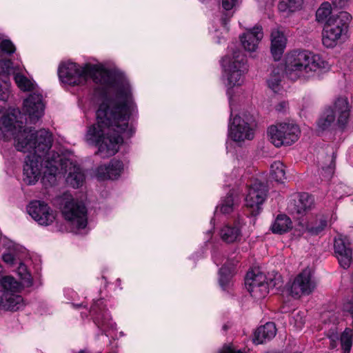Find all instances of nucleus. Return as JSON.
I'll list each match as a JSON object with an SVG mask.
<instances>
[{"mask_svg": "<svg viewBox=\"0 0 353 353\" xmlns=\"http://www.w3.org/2000/svg\"><path fill=\"white\" fill-rule=\"evenodd\" d=\"M351 163L353 165V160L352 161Z\"/></svg>", "mask_w": 353, "mask_h": 353, "instance_id": "052dcab7", "label": "nucleus"}, {"mask_svg": "<svg viewBox=\"0 0 353 353\" xmlns=\"http://www.w3.org/2000/svg\"><path fill=\"white\" fill-rule=\"evenodd\" d=\"M77 306H78V307H81V306H82V304L77 305Z\"/></svg>", "mask_w": 353, "mask_h": 353, "instance_id": "13d9d810", "label": "nucleus"}, {"mask_svg": "<svg viewBox=\"0 0 353 353\" xmlns=\"http://www.w3.org/2000/svg\"><path fill=\"white\" fill-rule=\"evenodd\" d=\"M347 0H332V3L335 6L343 8L345 6Z\"/></svg>", "mask_w": 353, "mask_h": 353, "instance_id": "8fccbe9b", "label": "nucleus"}, {"mask_svg": "<svg viewBox=\"0 0 353 353\" xmlns=\"http://www.w3.org/2000/svg\"><path fill=\"white\" fill-rule=\"evenodd\" d=\"M221 23L222 24L225 26L227 25V21H226V19H221Z\"/></svg>", "mask_w": 353, "mask_h": 353, "instance_id": "603ef678", "label": "nucleus"}, {"mask_svg": "<svg viewBox=\"0 0 353 353\" xmlns=\"http://www.w3.org/2000/svg\"><path fill=\"white\" fill-rule=\"evenodd\" d=\"M268 353H281V352H268Z\"/></svg>", "mask_w": 353, "mask_h": 353, "instance_id": "4d7b16f0", "label": "nucleus"}, {"mask_svg": "<svg viewBox=\"0 0 353 353\" xmlns=\"http://www.w3.org/2000/svg\"><path fill=\"white\" fill-rule=\"evenodd\" d=\"M316 286L311 270L306 268L295 277L291 285L290 293L295 298L307 296L314 290Z\"/></svg>", "mask_w": 353, "mask_h": 353, "instance_id": "2eb2a0df", "label": "nucleus"}, {"mask_svg": "<svg viewBox=\"0 0 353 353\" xmlns=\"http://www.w3.org/2000/svg\"><path fill=\"white\" fill-rule=\"evenodd\" d=\"M263 33L262 28L256 26L240 37L241 44L248 52H254L259 41L262 39Z\"/></svg>", "mask_w": 353, "mask_h": 353, "instance_id": "5701e85b", "label": "nucleus"}, {"mask_svg": "<svg viewBox=\"0 0 353 353\" xmlns=\"http://www.w3.org/2000/svg\"><path fill=\"white\" fill-rule=\"evenodd\" d=\"M287 107L288 103L285 101H281L276 106V110L278 112H285Z\"/></svg>", "mask_w": 353, "mask_h": 353, "instance_id": "09e8293b", "label": "nucleus"}, {"mask_svg": "<svg viewBox=\"0 0 353 353\" xmlns=\"http://www.w3.org/2000/svg\"><path fill=\"white\" fill-rule=\"evenodd\" d=\"M287 39L283 32L273 30L271 33V52L275 61L281 59L286 47Z\"/></svg>", "mask_w": 353, "mask_h": 353, "instance_id": "b1692460", "label": "nucleus"}, {"mask_svg": "<svg viewBox=\"0 0 353 353\" xmlns=\"http://www.w3.org/2000/svg\"><path fill=\"white\" fill-rule=\"evenodd\" d=\"M123 170V162L112 159L108 165H100L97 168V177L99 179H117L121 174Z\"/></svg>", "mask_w": 353, "mask_h": 353, "instance_id": "4be33fe9", "label": "nucleus"}, {"mask_svg": "<svg viewBox=\"0 0 353 353\" xmlns=\"http://www.w3.org/2000/svg\"><path fill=\"white\" fill-rule=\"evenodd\" d=\"M13 138L18 151L29 152L23 165V181L29 185L35 184L40 179L44 166L52 183L56 181L60 156L54 151L49 152L52 144V133L41 129L26 128L17 119L14 113L3 115L0 120V140L8 141Z\"/></svg>", "mask_w": 353, "mask_h": 353, "instance_id": "f03ea898", "label": "nucleus"}, {"mask_svg": "<svg viewBox=\"0 0 353 353\" xmlns=\"http://www.w3.org/2000/svg\"><path fill=\"white\" fill-rule=\"evenodd\" d=\"M239 0H221L222 8L225 10H230L238 3Z\"/></svg>", "mask_w": 353, "mask_h": 353, "instance_id": "a18cd8bd", "label": "nucleus"}, {"mask_svg": "<svg viewBox=\"0 0 353 353\" xmlns=\"http://www.w3.org/2000/svg\"><path fill=\"white\" fill-rule=\"evenodd\" d=\"M238 202L237 197L234 196L233 191L230 190L227 196L221 200L216 210L219 209L220 212L224 214H230L234 210Z\"/></svg>", "mask_w": 353, "mask_h": 353, "instance_id": "cd10ccee", "label": "nucleus"}, {"mask_svg": "<svg viewBox=\"0 0 353 353\" xmlns=\"http://www.w3.org/2000/svg\"><path fill=\"white\" fill-rule=\"evenodd\" d=\"M291 228L292 221L285 214L278 215L271 228L273 233L279 234L288 232Z\"/></svg>", "mask_w": 353, "mask_h": 353, "instance_id": "c85d7f7f", "label": "nucleus"}, {"mask_svg": "<svg viewBox=\"0 0 353 353\" xmlns=\"http://www.w3.org/2000/svg\"><path fill=\"white\" fill-rule=\"evenodd\" d=\"M343 310L345 312H348L351 316H353V301L345 302L343 305Z\"/></svg>", "mask_w": 353, "mask_h": 353, "instance_id": "de8ad7c7", "label": "nucleus"}, {"mask_svg": "<svg viewBox=\"0 0 353 353\" xmlns=\"http://www.w3.org/2000/svg\"><path fill=\"white\" fill-rule=\"evenodd\" d=\"M300 323H301V324H303V321H300Z\"/></svg>", "mask_w": 353, "mask_h": 353, "instance_id": "bf43d9fd", "label": "nucleus"}, {"mask_svg": "<svg viewBox=\"0 0 353 353\" xmlns=\"http://www.w3.org/2000/svg\"><path fill=\"white\" fill-rule=\"evenodd\" d=\"M327 227V220L321 217L316 220L313 225H310L307 228V232L312 235L319 234Z\"/></svg>", "mask_w": 353, "mask_h": 353, "instance_id": "ea45409f", "label": "nucleus"}, {"mask_svg": "<svg viewBox=\"0 0 353 353\" xmlns=\"http://www.w3.org/2000/svg\"><path fill=\"white\" fill-rule=\"evenodd\" d=\"M281 78L282 69L279 68H274L270 78L268 79V85L274 92H277L279 90Z\"/></svg>", "mask_w": 353, "mask_h": 353, "instance_id": "72a5a7b5", "label": "nucleus"}, {"mask_svg": "<svg viewBox=\"0 0 353 353\" xmlns=\"http://www.w3.org/2000/svg\"><path fill=\"white\" fill-rule=\"evenodd\" d=\"M14 79L18 88L23 92H33L39 90L36 82L21 74L20 71L14 74Z\"/></svg>", "mask_w": 353, "mask_h": 353, "instance_id": "bb28decb", "label": "nucleus"}, {"mask_svg": "<svg viewBox=\"0 0 353 353\" xmlns=\"http://www.w3.org/2000/svg\"><path fill=\"white\" fill-rule=\"evenodd\" d=\"M223 328L224 330H226V329H227V326H226V325H223Z\"/></svg>", "mask_w": 353, "mask_h": 353, "instance_id": "6e6d98bb", "label": "nucleus"}, {"mask_svg": "<svg viewBox=\"0 0 353 353\" xmlns=\"http://www.w3.org/2000/svg\"><path fill=\"white\" fill-rule=\"evenodd\" d=\"M23 110L30 123H36L44 114L43 97L39 90L30 93L23 101Z\"/></svg>", "mask_w": 353, "mask_h": 353, "instance_id": "f3484780", "label": "nucleus"}, {"mask_svg": "<svg viewBox=\"0 0 353 353\" xmlns=\"http://www.w3.org/2000/svg\"><path fill=\"white\" fill-rule=\"evenodd\" d=\"M239 222L234 225H226L220 231V235L223 241L226 243H233L240 239L241 232Z\"/></svg>", "mask_w": 353, "mask_h": 353, "instance_id": "a878e982", "label": "nucleus"}, {"mask_svg": "<svg viewBox=\"0 0 353 353\" xmlns=\"http://www.w3.org/2000/svg\"><path fill=\"white\" fill-rule=\"evenodd\" d=\"M3 76L4 75L0 72V100L6 101L9 96V90L7 85H2L3 82L6 84V81L1 79Z\"/></svg>", "mask_w": 353, "mask_h": 353, "instance_id": "c03bdc74", "label": "nucleus"}, {"mask_svg": "<svg viewBox=\"0 0 353 353\" xmlns=\"http://www.w3.org/2000/svg\"><path fill=\"white\" fill-rule=\"evenodd\" d=\"M327 159L328 164L325 163L321 165V174L325 179L329 180L333 175L335 169V153L332 152V155L327 157Z\"/></svg>", "mask_w": 353, "mask_h": 353, "instance_id": "c9c22d12", "label": "nucleus"}, {"mask_svg": "<svg viewBox=\"0 0 353 353\" xmlns=\"http://www.w3.org/2000/svg\"><path fill=\"white\" fill-rule=\"evenodd\" d=\"M314 205V198L307 193H301L288 203V209L292 214L303 216Z\"/></svg>", "mask_w": 353, "mask_h": 353, "instance_id": "aec40b11", "label": "nucleus"}, {"mask_svg": "<svg viewBox=\"0 0 353 353\" xmlns=\"http://www.w3.org/2000/svg\"><path fill=\"white\" fill-rule=\"evenodd\" d=\"M343 353H350L352 346V333L350 329H345L341 336Z\"/></svg>", "mask_w": 353, "mask_h": 353, "instance_id": "4c0bfd02", "label": "nucleus"}, {"mask_svg": "<svg viewBox=\"0 0 353 353\" xmlns=\"http://www.w3.org/2000/svg\"><path fill=\"white\" fill-rule=\"evenodd\" d=\"M1 67L7 74L12 73L14 74L19 72L21 70L19 66H14L12 61L10 59H4L1 61Z\"/></svg>", "mask_w": 353, "mask_h": 353, "instance_id": "a19ab883", "label": "nucleus"}, {"mask_svg": "<svg viewBox=\"0 0 353 353\" xmlns=\"http://www.w3.org/2000/svg\"><path fill=\"white\" fill-rule=\"evenodd\" d=\"M350 111L347 99L339 97L335 101L333 108L330 107L325 109L318 119L316 122L318 130L322 132L328 130L335 124L340 128H343L347 123Z\"/></svg>", "mask_w": 353, "mask_h": 353, "instance_id": "6e6552de", "label": "nucleus"}, {"mask_svg": "<svg viewBox=\"0 0 353 353\" xmlns=\"http://www.w3.org/2000/svg\"><path fill=\"white\" fill-rule=\"evenodd\" d=\"M334 196H335L336 198H341V197L342 196V195H339V196H338V195H335Z\"/></svg>", "mask_w": 353, "mask_h": 353, "instance_id": "864d4df0", "label": "nucleus"}, {"mask_svg": "<svg viewBox=\"0 0 353 353\" xmlns=\"http://www.w3.org/2000/svg\"><path fill=\"white\" fill-rule=\"evenodd\" d=\"M13 138L18 151L29 152L23 165V181L29 185L35 184L40 179L44 166L52 183L56 181L60 156L54 151L49 152L52 144V133L41 129L26 128L17 119L14 113L3 115L0 120V140L8 141Z\"/></svg>", "mask_w": 353, "mask_h": 353, "instance_id": "7ed1b4c3", "label": "nucleus"}, {"mask_svg": "<svg viewBox=\"0 0 353 353\" xmlns=\"http://www.w3.org/2000/svg\"><path fill=\"white\" fill-rule=\"evenodd\" d=\"M16 50L14 45L9 39H3L0 42V52L6 54H12Z\"/></svg>", "mask_w": 353, "mask_h": 353, "instance_id": "79ce46f5", "label": "nucleus"}, {"mask_svg": "<svg viewBox=\"0 0 353 353\" xmlns=\"http://www.w3.org/2000/svg\"><path fill=\"white\" fill-rule=\"evenodd\" d=\"M13 138L18 151L29 152L23 165V181L29 185L35 184L40 179L44 166L52 183L56 181L60 156L54 151L49 152L52 144V133L41 129L26 128L17 119L14 113L3 115L0 120V140L8 141Z\"/></svg>", "mask_w": 353, "mask_h": 353, "instance_id": "f257e3e1", "label": "nucleus"}, {"mask_svg": "<svg viewBox=\"0 0 353 353\" xmlns=\"http://www.w3.org/2000/svg\"><path fill=\"white\" fill-rule=\"evenodd\" d=\"M222 65L227 74L229 88L241 85L243 82V76L248 70L245 56L239 50L234 51L232 58L225 56L222 59ZM228 94H230V89L228 90Z\"/></svg>", "mask_w": 353, "mask_h": 353, "instance_id": "1a4fd4ad", "label": "nucleus"}, {"mask_svg": "<svg viewBox=\"0 0 353 353\" xmlns=\"http://www.w3.org/2000/svg\"><path fill=\"white\" fill-rule=\"evenodd\" d=\"M268 189L267 185L257 180L248 187L245 205L250 210V215L257 216L261 211V205L266 199Z\"/></svg>", "mask_w": 353, "mask_h": 353, "instance_id": "ddd939ff", "label": "nucleus"}, {"mask_svg": "<svg viewBox=\"0 0 353 353\" xmlns=\"http://www.w3.org/2000/svg\"><path fill=\"white\" fill-rule=\"evenodd\" d=\"M219 353H246L245 351L236 350L233 345H224Z\"/></svg>", "mask_w": 353, "mask_h": 353, "instance_id": "49530a36", "label": "nucleus"}, {"mask_svg": "<svg viewBox=\"0 0 353 353\" xmlns=\"http://www.w3.org/2000/svg\"><path fill=\"white\" fill-rule=\"evenodd\" d=\"M21 283H19V287L17 290L4 289L1 296L0 307L8 310H19L23 305V299L17 293L21 290Z\"/></svg>", "mask_w": 353, "mask_h": 353, "instance_id": "412c9836", "label": "nucleus"}, {"mask_svg": "<svg viewBox=\"0 0 353 353\" xmlns=\"http://www.w3.org/2000/svg\"><path fill=\"white\" fill-rule=\"evenodd\" d=\"M266 283L265 274L259 272H248L245 279V285L247 290L252 288L254 285H259Z\"/></svg>", "mask_w": 353, "mask_h": 353, "instance_id": "7c9ffc66", "label": "nucleus"}, {"mask_svg": "<svg viewBox=\"0 0 353 353\" xmlns=\"http://www.w3.org/2000/svg\"><path fill=\"white\" fill-rule=\"evenodd\" d=\"M27 212L41 225L52 224L56 218L54 210L45 202L32 201L27 207Z\"/></svg>", "mask_w": 353, "mask_h": 353, "instance_id": "dca6fc26", "label": "nucleus"}, {"mask_svg": "<svg viewBox=\"0 0 353 353\" xmlns=\"http://www.w3.org/2000/svg\"><path fill=\"white\" fill-rule=\"evenodd\" d=\"M248 291L250 292L251 296L256 299H261L268 294L269 288L268 283H262L259 285H254L252 288L248 289Z\"/></svg>", "mask_w": 353, "mask_h": 353, "instance_id": "e433bc0d", "label": "nucleus"}, {"mask_svg": "<svg viewBox=\"0 0 353 353\" xmlns=\"http://www.w3.org/2000/svg\"><path fill=\"white\" fill-rule=\"evenodd\" d=\"M2 259L5 263L11 266L18 263L20 261L17 255L11 251L4 253L2 256Z\"/></svg>", "mask_w": 353, "mask_h": 353, "instance_id": "37998d69", "label": "nucleus"}, {"mask_svg": "<svg viewBox=\"0 0 353 353\" xmlns=\"http://www.w3.org/2000/svg\"><path fill=\"white\" fill-rule=\"evenodd\" d=\"M58 75L63 83L72 85L84 84L91 78L95 83L113 93L130 87L123 72L90 63L80 66L72 62L63 63L59 67Z\"/></svg>", "mask_w": 353, "mask_h": 353, "instance_id": "39448f33", "label": "nucleus"}, {"mask_svg": "<svg viewBox=\"0 0 353 353\" xmlns=\"http://www.w3.org/2000/svg\"><path fill=\"white\" fill-rule=\"evenodd\" d=\"M276 333V328L273 322H268L259 327L254 332V341L258 344L263 343L273 339Z\"/></svg>", "mask_w": 353, "mask_h": 353, "instance_id": "393cba45", "label": "nucleus"}, {"mask_svg": "<svg viewBox=\"0 0 353 353\" xmlns=\"http://www.w3.org/2000/svg\"><path fill=\"white\" fill-rule=\"evenodd\" d=\"M234 272V265L229 266L225 264L219 270V285L223 290L229 288L231 279Z\"/></svg>", "mask_w": 353, "mask_h": 353, "instance_id": "c756f323", "label": "nucleus"}, {"mask_svg": "<svg viewBox=\"0 0 353 353\" xmlns=\"http://www.w3.org/2000/svg\"><path fill=\"white\" fill-rule=\"evenodd\" d=\"M303 0H281L279 10L281 12H294L301 8Z\"/></svg>", "mask_w": 353, "mask_h": 353, "instance_id": "f704fd0d", "label": "nucleus"}, {"mask_svg": "<svg viewBox=\"0 0 353 353\" xmlns=\"http://www.w3.org/2000/svg\"><path fill=\"white\" fill-rule=\"evenodd\" d=\"M19 267L17 268V273L23 283V285L26 287H30L32 285V279L31 274L27 270V267L21 261L18 263Z\"/></svg>", "mask_w": 353, "mask_h": 353, "instance_id": "58836bf2", "label": "nucleus"}, {"mask_svg": "<svg viewBox=\"0 0 353 353\" xmlns=\"http://www.w3.org/2000/svg\"><path fill=\"white\" fill-rule=\"evenodd\" d=\"M285 168L282 162H274L270 167L272 178L277 182H283L286 179Z\"/></svg>", "mask_w": 353, "mask_h": 353, "instance_id": "2f4dec72", "label": "nucleus"}, {"mask_svg": "<svg viewBox=\"0 0 353 353\" xmlns=\"http://www.w3.org/2000/svg\"><path fill=\"white\" fill-rule=\"evenodd\" d=\"M90 314L94 323L101 330L102 334L116 329V323L113 322L103 299H98L93 303L90 310Z\"/></svg>", "mask_w": 353, "mask_h": 353, "instance_id": "4468645a", "label": "nucleus"}, {"mask_svg": "<svg viewBox=\"0 0 353 353\" xmlns=\"http://www.w3.org/2000/svg\"><path fill=\"white\" fill-rule=\"evenodd\" d=\"M332 6L329 2H323L316 12V18L319 23H327L332 16Z\"/></svg>", "mask_w": 353, "mask_h": 353, "instance_id": "473e14b6", "label": "nucleus"}, {"mask_svg": "<svg viewBox=\"0 0 353 353\" xmlns=\"http://www.w3.org/2000/svg\"><path fill=\"white\" fill-rule=\"evenodd\" d=\"M80 353H86L85 350H81L80 351Z\"/></svg>", "mask_w": 353, "mask_h": 353, "instance_id": "5fc2aeb1", "label": "nucleus"}, {"mask_svg": "<svg viewBox=\"0 0 353 353\" xmlns=\"http://www.w3.org/2000/svg\"><path fill=\"white\" fill-rule=\"evenodd\" d=\"M62 214L77 229H83L88 223L87 208L82 201L70 199L65 203Z\"/></svg>", "mask_w": 353, "mask_h": 353, "instance_id": "f8f14e48", "label": "nucleus"}, {"mask_svg": "<svg viewBox=\"0 0 353 353\" xmlns=\"http://www.w3.org/2000/svg\"><path fill=\"white\" fill-rule=\"evenodd\" d=\"M329 69L330 65L326 61L310 51H294L285 58V72L292 81L308 80Z\"/></svg>", "mask_w": 353, "mask_h": 353, "instance_id": "423d86ee", "label": "nucleus"}, {"mask_svg": "<svg viewBox=\"0 0 353 353\" xmlns=\"http://www.w3.org/2000/svg\"><path fill=\"white\" fill-rule=\"evenodd\" d=\"M334 249L340 265L347 269L352 263V245L350 238L339 234L334 239Z\"/></svg>", "mask_w": 353, "mask_h": 353, "instance_id": "a211bd4d", "label": "nucleus"}, {"mask_svg": "<svg viewBox=\"0 0 353 353\" xmlns=\"http://www.w3.org/2000/svg\"><path fill=\"white\" fill-rule=\"evenodd\" d=\"M232 111L230 112L229 136L236 142L252 140L254 137L256 123L254 117L249 113L236 115L231 122Z\"/></svg>", "mask_w": 353, "mask_h": 353, "instance_id": "9d476101", "label": "nucleus"}, {"mask_svg": "<svg viewBox=\"0 0 353 353\" xmlns=\"http://www.w3.org/2000/svg\"><path fill=\"white\" fill-rule=\"evenodd\" d=\"M342 185H338L335 187L336 192H339L341 189H342Z\"/></svg>", "mask_w": 353, "mask_h": 353, "instance_id": "3c124183", "label": "nucleus"}, {"mask_svg": "<svg viewBox=\"0 0 353 353\" xmlns=\"http://www.w3.org/2000/svg\"><path fill=\"white\" fill-rule=\"evenodd\" d=\"M59 166L68 173L65 179L68 185L74 188H77L83 185L85 181V174L79 166L74 164L68 159L63 161L61 157Z\"/></svg>", "mask_w": 353, "mask_h": 353, "instance_id": "6ab92c4d", "label": "nucleus"}, {"mask_svg": "<svg viewBox=\"0 0 353 353\" xmlns=\"http://www.w3.org/2000/svg\"><path fill=\"white\" fill-rule=\"evenodd\" d=\"M351 15L345 11L332 14L325 24L322 33V42L326 48H334L348 31Z\"/></svg>", "mask_w": 353, "mask_h": 353, "instance_id": "0eeeda50", "label": "nucleus"}, {"mask_svg": "<svg viewBox=\"0 0 353 353\" xmlns=\"http://www.w3.org/2000/svg\"><path fill=\"white\" fill-rule=\"evenodd\" d=\"M299 134V126L291 123H279L268 130L270 142L277 148L293 144L298 140Z\"/></svg>", "mask_w": 353, "mask_h": 353, "instance_id": "9b49d317", "label": "nucleus"}, {"mask_svg": "<svg viewBox=\"0 0 353 353\" xmlns=\"http://www.w3.org/2000/svg\"><path fill=\"white\" fill-rule=\"evenodd\" d=\"M135 108L131 87L114 92L108 103L99 105L97 123L88 127L85 136L88 144L98 148L97 154L103 159L114 155L123 141L121 134L132 136L134 130L128 121Z\"/></svg>", "mask_w": 353, "mask_h": 353, "instance_id": "20e7f679", "label": "nucleus"}]
</instances>
